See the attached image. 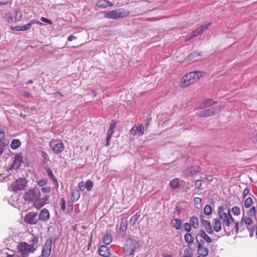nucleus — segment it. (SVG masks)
I'll return each mask as SVG.
<instances>
[{"mask_svg": "<svg viewBox=\"0 0 257 257\" xmlns=\"http://www.w3.org/2000/svg\"><path fill=\"white\" fill-rule=\"evenodd\" d=\"M135 248H132L131 250H130V252L129 253V254L130 255H134V252H135Z\"/></svg>", "mask_w": 257, "mask_h": 257, "instance_id": "nucleus-61", "label": "nucleus"}, {"mask_svg": "<svg viewBox=\"0 0 257 257\" xmlns=\"http://www.w3.org/2000/svg\"><path fill=\"white\" fill-rule=\"evenodd\" d=\"M180 180L178 178H175L170 181L169 185L173 189H175L178 187Z\"/></svg>", "mask_w": 257, "mask_h": 257, "instance_id": "nucleus-32", "label": "nucleus"}, {"mask_svg": "<svg viewBox=\"0 0 257 257\" xmlns=\"http://www.w3.org/2000/svg\"><path fill=\"white\" fill-rule=\"evenodd\" d=\"M215 104V102L213 101L212 99H208L205 101L204 104L206 107Z\"/></svg>", "mask_w": 257, "mask_h": 257, "instance_id": "nucleus-48", "label": "nucleus"}, {"mask_svg": "<svg viewBox=\"0 0 257 257\" xmlns=\"http://www.w3.org/2000/svg\"><path fill=\"white\" fill-rule=\"evenodd\" d=\"M195 202L197 203L198 202H200L201 201V199L199 198L196 197L194 199Z\"/></svg>", "mask_w": 257, "mask_h": 257, "instance_id": "nucleus-63", "label": "nucleus"}, {"mask_svg": "<svg viewBox=\"0 0 257 257\" xmlns=\"http://www.w3.org/2000/svg\"><path fill=\"white\" fill-rule=\"evenodd\" d=\"M141 216L140 212H137L135 215H133L130 219V223L132 225H134L137 221L139 219Z\"/></svg>", "mask_w": 257, "mask_h": 257, "instance_id": "nucleus-30", "label": "nucleus"}, {"mask_svg": "<svg viewBox=\"0 0 257 257\" xmlns=\"http://www.w3.org/2000/svg\"><path fill=\"white\" fill-rule=\"evenodd\" d=\"M197 251L199 255L202 256H206L208 254V248L201 242L197 243Z\"/></svg>", "mask_w": 257, "mask_h": 257, "instance_id": "nucleus-17", "label": "nucleus"}, {"mask_svg": "<svg viewBox=\"0 0 257 257\" xmlns=\"http://www.w3.org/2000/svg\"><path fill=\"white\" fill-rule=\"evenodd\" d=\"M130 11L123 8L114 9L109 12L106 13L104 17L108 19L116 20L126 18L129 16Z\"/></svg>", "mask_w": 257, "mask_h": 257, "instance_id": "nucleus-4", "label": "nucleus"}, {"mask_svg": "<svg viewBox=\"0 0 257 257\" xmlns=\"http://www.w3.org/2000/svg\"><path fill=\"white\" fill-rule=\"evenodd\" d=\"M23 198L26 201L33 202L34 206L38 209L44 206L49 199L48 195L41 197V192L39 188H30L24 194Z\"/></svg>", "mask_w": 257, "mask_h": 257, "instance_id": "nucleus-1", "label": "nucleus"}, {"mask_svg": "<svg viewBox=\"0 0 257 257\" xmlns=\"http://www.w3.org/2000/svg\"><path fill=\"white\" fill-rule=\"evenodd\" d=\"M190 224L192 227L195 229H196L199 226L198 219L196 216H192L190 218Z\"/></svg>", "mask_w": 257, "mask_h": 257, "instance_id": "nucleus-26", "label": "nucleus"}, {"mask_svg": "<svg viewBox=\"0 0 257 257\" xmlns=\"http://www.w3.org/2000/svg\"><path fill=\"white\" fill-rule=\"evenodd\" d=\"M249 192V190L248 188H246L244 189V190L243 191V194H242V197L243 198H246L247 195L248 194Z\"/></svg>", "mask_w": 257, "mask_h": 257, "instance_id": "nucleus-55", "label": "nucleus"}, {"mask_svg": "<svg viewBox=\"0 0 257 257\" xmlns=\"http://www.w3.org/2000/svg\"><path fill=\"white\" fill-rule=\"evenodd\" d=\"M239 223L238 222H236V224H235V231L236 232H238V230L239 229Z\"/></svg>", "mask_w": 257, "mask_h": 257, "instance_id": "nucleus-62", "label": "nucleus"}, {"mask_svg": "<svg viewBox=\"0 0 257 257\" xmlns=\"http://www.w3.org/2000/svg\"><path fill=\"white\" fill-rule=\"evenodd\" d=\"M31 95V93L29 92H25L24 96L26 97H29Z\"/></svg>", "mask_w": 257, "mask_h": 257, "instance_id": "nucleus-60", "label": "nucleus"}, {"mask_svg": "<svg viewBox=\"0 0 257 257\" xmlns=\"http://www.w3.org/2000/svg\"><path fill=\"white\" fill-rule=\"evenodd\" d=\"M248 214L251 216H255L256 214L255 207L254 206H252L248 211Z\"/></svg>", "mask_w": 257, "mask_h": 257, "instance_id": "nucleus-46", "label": "nucleus"}, {"mask_svg": "<svg viewBox=\"0 0 257 257\" xmlns=\"http://www.w3.org/2000/svg\"><path fill=\"white\" fill-rule=\"evenodd\" d=\"M211 224L213 232H218L221 230V224L219 219L217 218H213Z\"/></svg>", "mask_w": 257, "mask_h": 257, "instance_id": "nucleus-15", "label": "nucleus"}, {"mask_svg": "<svg viewBox=\"0 0 257 257\" xmlns=\"http://www.w3.org/2000/svg\"><path fill=\"white\" fill-rule=\"evenodd\" d=\"M219 218L221 220L223 226L228 227L230 225L231 221H234L233 218L232 217L230 210L228 209L227 213H222L221 215H218Z\"/></svg>", "mask_w": 257, "mask_h": 257, "instance_id": "nucleus-9", "label": "nucleus"}, {"mask_svg": "<svg viewBox=\"0 0 257 257\" xmlns=\"http://www.w3.org/2000/svg\"><path fill=\"white\" fill-rule=\"evenodd\" d=\"M47 179H43L37 181L38 185L41 187L45 186L47 184Z\"/></svg>", "mask_w": 257, "mask_h": 257, "instance_id": "nucleus-40", "label": "nucleus"}, {"mask_svg": "<svg viewBox=\"0 0 257 257\" xmlns=\"http://www.w3.org/2000/svg\"><path fill=\"white\" fill-rule=\"evenodd\" d=\"M201 222L205 228L206 231L209 234H212L213 233V230L211 226V222L204 219V217L201 216L200 217Z\"/></svg>", "mask_w": 257, "mask_h": 257, "instance_id": "nucleus-14", "label": "nucleus"}, {"mask_svg": "<svg viewBox=\"0 0 257 257\" xmlns=\"http://www.w3.org/2000/svg\"><path fill=\"white\" fill-rule=\"evenodd\" d=\"M183 226L185 231L188 232H190L191 230L192 226L189 223H184L183 224Z\"/></svg>", "mask_w": 257, "mask_h": 257, "instance_id": "nucleus-43", "label": "nucleus"}, {"mask_svg": "<svg viewBox=\"0 0 257 257\" xmlns=\"http://www.w3.org/2000/svg\"><path fill=\"white\" fill-rule=\"evenodd\" d=\"M21 145V142L18 139H14L11 144V147L12 149L15 150L18 149Z\"/></svg>", "mask_w": 257, "mask_h": 257, "instance_id": "nucleus-33", "label": "nucleus"}, {"mask_svg": "<svg viewBox=\"0 0 257 257\" xmlns=\"http://www.w3.org/2000/svg\"><path fill=\"white\" fill-rule=\"evenodd\" d=\"M59 204H60V206L61 209L62 211H65V200L64 198H62L61 199Z\"/></svg>", "mask_w": 257, "mask_h": 257, "instance_id": "nucleus-44", "label": "nucleus"}, {"mask_svg": "<svg viewBox=\"0 0 257 257\" xmlns=\"http://www.w3.org/2000/svg\"><path fill=\"white\" fill-rule=\"evenodd\" d=\"M222 213H226L224 212V208L223 206H220L218 208L217 214L218 215H221Z\"/></svg>", "mask_w": 257, "mask_h": 257, "instance_id": "nucleus-52", "label": "nucleus"}, {"mask_svg": "<svg viewBox=\"0 0 257 257\" xmlns=\"http://www.w3.org/2000/svg\"><path fill=\"white\" fill-rule=\"evenodd\" d=\"M204 213L205 215H210L212 213V208L209 205H206L204 208Z\"/></svg>", "mask_w": 257, "mask_h": 257, "instance_id": "nucleus-36", "label": "nucleus"}, {"mask_svg": "<svg viewBox=\"0 0 257 257\" xmlns=\"http://www.w3.org/2000/svg\"><path fill=\"white\" fill-rule=\"evenodd\" d=\"M31 24H29V23L27 25H25L24 26H21V31H25L28 30H29L31 28Z\"/></svg>", "mask_w": 257, "mask_h": 257, "instance_id": "nucleus-50", "label": "nucleus"}, {"mask_svg": "<svg viewBox=\"0 0 257 257\" xmlns=\"http://www.w3.org/2000/svg\"><path fill=\"white\" fill-rule=\"evenodd\" d=\"M52 245V239H47L44 244V246L42 249L41 256L42 257H48L51 252Z\"/></svg>", "mask_w": 257, "mask_h": 257, "instance_id": "nucleus-10", "label": "nucleus"}, {"mask_svg": "<svg viewBox=\"0 0 257 257\" xmlns=\"http://www.w3.org/2000/svg\"><path fill=\"white\" fill-rule=\"evenodd\" d=\"M170 224L172 227L175 228L177 230H179L181 228L182 221L180 219H172Z\"/></svg>", "mask_w": 257, "mask_h": 257, "instance_id": "nucleus-25", "label": "nucleus"}, {"mask_svg": "<svg viewBox=\"0 0 257 257\" xmlns=\"http://www.w3.org/2000/svg\"><path fill=\"white\" fill-rule=\"evenodd\" d=\"M49 145L55 154H61L64 149V145L60 139H52L49 142Z\"/></svg>", "mask_w": 257, "mask_h": 257, "instance_id": "nucleus-5", "label": "nucleus"}, {"mask_svg": "<svg viewBox=\"0 0 257 257\" xmlns=\"http://www.w3.org/2000/svg\"><path fill=\"white\" fill-rule=\"evenodd\" d=\"M41 21L43 22L47 23L50 25L52 24V22L50 20L48 19L45 17H41Z\"/></svg>", "mask_w": 257, "mask_h": 257, "instance_id": "nucleus-53", "label": "nucleus"}, {"mask_svg": "<svg viewBox=\"0 0 257 257\" xmlns=\"http://www.w3.org/2000/svg\"><path fill=\"white\" fill-rule=\"evenodd\" d=\"M27 181L24 178H19L13 182L11 188L13 191L16 192L24 189L27 186Z\"/></svg>", "mask_w": 257, "mask_h": 257, "instance_id": "nucleus-7", "label": "nucleus"}, {"mask_svg": "<svg viewBox=\"0 0 257 257\" xmlns=\"http://www.w3.org/2000/svg\"><path fill=\"white\" fill-rule=\"evenodd\" d=\"M5 133L4 130L0 128V143H1L5 138Z\"/></svg>", "mask_w": 257, "mask_h": 257, "instance_id": "nucleus-51", "label": "nucleus"}, {"mask_svg": "<svg viewBox=\"0 0 257 257\" xmlns=\"http://www.w3.org/2000/svg\"><path fill=\"white\" fill-rule=\"evenodd\" d=\"M23 163V157L20 154L16 155L14 157L12 168L15 169L19 168Z\"/></svg>", "mask_w": 257, "mask_h": 257, "instance_id": "nucleus-16", "label": "nucleus"}, {"mask_svg": "<svg viewBox=\"0 0 257 257\" xmlns=\"http://www.w3.org/2000/svg\"><path fill=\"white\" fill-rule=\"evenodd\" d=\"M205 179L209 182H211L213 180V176L212 175H206L205 176Z\"/></svg>", "mask_w": 257, "mask_h": 257, "instance_id": "nucleus-54", "label": "nucleus"}, {"mask_svg": "<svg viewBox=\"0 0 257 257\" xmlns=\"http://www.w3.org/2000/svg\"><path fill=\"white\" fill-rule=\"evenodd\" d=\"M253 204V199L251 197H247L244 202V205L246 208H249Z\"/></svg>", "mask_w": 257, "mask_h": 257, "instance_id": "nucleus-31", "label": "nucleus"}, {"mask_svg": "<svg viewBox=\"0 0 257 257\" xmlns=\"http://www.w3.org/2000/svg\"><path fill=\"white\" fill-rule=\"evenodd\" d=\"M202 181L201 179L197 180L195 182V188L197 189H201L202 184Z\"/></svg>", "mask_w": 257, "mask_h": 257, "instance_id": "nucleus-42", "label": "nucleus"}, {"mask_svg": "<svg viewBox=\"0 0 257 257\" xmlns=\"http://www.w3.org/2000/svg\"><path fill=\"white\" fill-rule=\"evenodd\" d=\"M45 170L48 176L52 180L53 184L55 185L56 188H58L59 186V183L56 178L54 176L52 171L48 167L45 168Z\"/></svg>", "mask_w": 257, "mask_h": 257, "instance_id": "nucleus-21", "label": "nucleus"}, {"mask_svg": "<svg viewBox=\"0 0 257 257\" xmlns=\"http://www.w3.org/2000/svg\"><path fill=\"white\" fill-rule=\"evenodd\" d=\"M216 109L214 108H211L206 110L201 111L198 114L199 117H210L213 115L216 112Z\"/></svg>", "mask_w": 257, "mask_h": 257, "instance_id": "nucleus-18", "label": "nucleus"}, {"mask_svg": "<svg viewBox=\"0 0 257 257\" xmlns=\"http://www.w3.org/2000/svg\"><path fill=\"white\" fill-rule=\"evenodd\" d=\"M38 242L39 237L32 234L29 243L24 241L18 243L17 245L18 251L22 257H28L30 253H33L37 249Z\"/></svg>", "mask_w": 257, "mask_h": 257, "instance_id": "nucleus-2", "label": "nucleus"}, {"mask_svg": "<svg viewBox=\"0 0 257 257\" xmlns=\"http://www.w3.org/2000/svg\"><path fill=\"white\" fill-rule=\"evenodd\" d=\"M232 213L234 215H239L240 213V209L237 206H234L231 209Z\"/></svg>", "mask_w": 257, "mask_h": 257, "instance_id": "nucleus-38", "label": "nucleus"}, {"mask_svg": "<svg viewBox=\"0 0 257 257\" xmlns=\"http://www.w3.org/2000/svg\"><path fill=\"white\" fill-rule=\"evenodd\" d=\"M73 211V206L72 203L70 202H69L68 203V209H67V213L69 214H71L72 213Z\"/></svg>", "mask_w": 257, "mask_h": 257, "instance_id": "nucleus-49", "label": "nucleus"}, {"mask_svg": "<svg viewBox=\"0 0 257 257\" xmlns=\"http://www.w3.org/2000/svg\"><path fill=\"white\" fill-rule=\"evenodd\" d=\"M29 24H31V26H32L34 24H39V25L42 24L40 22H39L38 21H37V20H35V19H33V20H31L30 21V22L29 23Z\"/></svg>", "mask_w": 257, "mask_h": 257, "instance_id": "nucleus-57", "label": "nucleus"}, {"mask_svg": "<svg viewBox=\"0 0 257 257\" xmlns=\"http://www.w3.org/2000/svg\"><path fill=\"white\" fill-rule=\"evenodd\" d=\"M201 168L198 166H193L188 168L184 172L186 177H192L201 171Z\"/></svg>", "mask_w": 257, "mask_h": 257, "instance_id": "nucleus-11", "label": "nucleus"}, {"mask_svg": "<svg viewBox=\"0 0 257 257\" xmlns=\"http://www.w3.org/2000/svg\"><path fill=\"white\" fill-rule=\"evenodd\" d=\"M50 218L49 211L47 209H42L39 214V219L42 221H46Z\"/></svg>", "mask_w": 257, "mask_h": 257, "instance_id": "nucleus-22", "label": "nucleus"}, {"mask_svg": "<svg viewBox=\"0 0 257 257\" xmlns=\"http://www.w3.org/2000/svg\"><path fill=\"white\" fill-rule=\"evenodd\" d=\"M242 223H244L247 228H250L253 227V221L249 217L242 216L240 224Z\"/></svg>", "mask_w": 257, "mask_h": 257, "instance_id": "nucleus-23", "label": "nucleus"}, {"mask_svg": "<svg viewBox=\"0 0 257 257\" xmlns=\"http://www.w3.org/2000/svg\"><path fill=\"white\" fill-rule=\"evenodd\" d=\"M78 187L80 189V190H81V191H83L85 189V184L84 183V182L83 181L79 183Z\"/></svg>", "mask_w": 257, "mask_h": 257, "instance_id": "nucleus-56", "label": "nucleus"}, {"mask_svg": "<svg viewBox=\"0 0 257 257\" xmlns=\"http://www.w3.org/2000/svg\"><path fill=\"white\" fill-rule=\"evenodd\" d=\"M9 19L10 21H11L12 22H16L20 20L21 17L17 18L16 17H13L12 14H8Z\"/></svg>", "mask_w": 257, "mask_h": 257, "instance_id": "nucleus-41", "label": "nucleus"}, {"mask_svg": "<svg viewBox=\"0 0 257 257\" xmlns=\"http://www.w3.org/2000/svg\"><path fill=\"white\" fill-rule=\"evenodd\" d=\"M114 131L111 130L109 129L108 130L107 132V135H106V144L105 146H109L110 140L111 138L112 135L114 134Z\"/></svg>", "mask_w": 257, "mask_h": 257, "instance_id": "nucleus-34", "label": "nucleus"}, {"mask_svg": "<svg viewBox=\"0 0 257 257\" xmlns=\"http://www.w3.org/2000/svg\"><path fill=\"white\" fill-rule=\"evenodd\" d=\"M193 253L190 248H186L184 250V257H192Z\"/></svg>", "mask_w": 257, "mask_h": 257, "instance_id": "nucleus-39", "label": "nucleus"}, {"mask_svg": "<svg viewBox=\"0 0 257 257\" xmlns=\"http://www.w3.org/2000/svg\"><path fill=\"white\" fill-rule=\"evenodd\" d=\"M248 140L252 144L257 145V133L250 137Z\"/></svg>", "mask_w": 257, "mask_h": 257, "instance_id": "nucleus-37", "label": "nucleus"}, {"mask_svg": "<svg viewBox=\"0 0 257 257\" xmlns=\"http://www.w3.org/2000/svg\"><path fill=\"white\" fill-rule=\"evenodd\" d=\"M93 186V182L90 180H87L85 183V189L88 191H90L91 190L92 187Z\"/></svg>", "mask_w": 257, "mask_h": 257, "instance_id": "nucleus-35", "label": "nucleus"}, {"mask_svg": "<svg viewBox=\"0 0 257 257\" xmlns=\"http://www.w3.org/2000/svg\"><path fill=\"white\" fill-rule=\"evenodd\" d=\"M144 133V127L142 124L134 126L130 130V134L133 136H142Z\"/></svg>", "mask_w": 257, "mask_h": 257, "instance_id": "nucleus-12", "label": "nucleus"}, {"mask_svg": "<svg viewBox=\"0 0 257 257\" xmlns=\"http://www.w3.org/2000/svg\"><path fill=\"white\" fill-rule=\"evenodd\" d=\"M211 23L204 24L199 27H198L195 30L190 33L186 37L187 40H189L193 37H197L204 33V30L208 29L211 26Z\"/></svg>", "mask_w": 257, "mask_h": 257, "instance_id": "nucleus-6", "label": "nucleus"}, {"mask_svg": "<svg viewBox=\"0 0 257 257\" xmlns=\"http://www.w3.org/2000/svg\"><path fill=\"white\" fill-rule=\"evenodd\" d=\"M103 242L106 245H109L112 241L111 235L110 233L106 234L102 237Z\"/></svg>", "mask_w": 257, "mask_h": 257, "instance_id": "nucleus-28", "label": "nucleus"}, {"mask_svg": "<svg viewBox=\"0 0 257 257\" xmlns=\"http://www.w3.org/2000/svg\"><path fill=\"white\" fill-rule=\"evenodd\" d=\"M163 257H173V256L171 254L166 253L163 255Z\"/></svg>", "mask_w": 257, "mask_h": 257, "instance_id": "nucleus-64", "label": "nucleus"}, {"mask_svg": "<svg viewBox=\"0 0 257 257\" xmlns=\"http://www.w3.org/2000/svg\"><path fill=\"white\" fill-rule=\"evenodd\" d=\"M80 196V192L79 190L75 188L71 191V200L73 202H76L78 200Z\"/></svg>", "mask_w": 257, "mask_h": 257, "instance_id": "nucleus-24", "label": "nucleus"}, {"mask_svg": "<svg viewBox=\"0 0 257 257\" xmlns=\"http://www.w3.org/2000/svg\"><path fill=\"white\" fill-rule=\"evenodd\" d=\"M197 243L204 244L205 242L207 243H210L212 242V239L203 230H200L196 236Z\"/></svg>", "mask_w": 257, "mask_h": 257, "instance_id": "nucleus-8", "label": "nucleus"}, {"mask_svg": "<svg viewBox=\"0 0 257 257\" xmlns=\"http://www.w3.org/2000/svg\"><path fill=\"white\" fill-rule=\"evenodd\" d=\"M37 213L30 212L25 217V222L30 224H35L38 221Z\"/></svg>", "mask_w": 257, "mask_h": 257, "instance_id": "nucleus-13", "label": "nucleus"}, {"mask_svg": "<svg viewBox=\"0 0 257 257\" xmlns=\"http://www.w3.org/2000/svg\"><path fill=\"white\" fill-rule=\"evenodd\" d=\"M96 6L101 9H105L107 7H112L113 4L107 0H98L96 3Z\"/></svg>", "mask_w": 257, "mask_h": 257, "instance_id": "nucleus-19", "label": "nucleus"}, {"mask_svg": "<svg viewBox=\"0 0 257 257\" xmlns=\"http://www.w3.org/2000/svg\"><path fill=\"white\" fill-rule=\"evenodd\" d=\"M77 37L73 36V35H70L68 37V41H72L73 40L76 39Z\"/></svg>", "mask_w": 257, "mask_h": 257, "instance_id": "nucleus-58", "label": "nucleus"}, {"mask_svg": "<svg viewBox=\"0 0 257 257\" xmlns=\"http://www.w3.org/2000/svg\"><path fill=\"white\" fill-rule=\"evenodd\" d=\"M98 251L99 254L104 257H108L110 255L109 248L106 245H101L99 248Z\"/></svg>", "mask_w": 257, "mask_h": 257, "instance_id": "nucleus-20", "label": "nucleus"}, {"mask_svg": "<svg viewBox=\"0 0 257 257\" xmlns=\"http://www.w3.org/2000/svg\"><path fill=\"white\" fill-rule=\"evenodd\" d=\"M51 188L50 186H44L42 187L41 191L43 193H49L51 192Z\"/></svg>", "mask_w": 257, "mask_h": 257, "instance_id": "nucleus-45", "label": "nucleus"}, {"mask_svg": "<svg viewBox=\"0 0 257 257\" xmlns=\"http://www.w3.org/2000/svg\"><path fill=\"white\" fill-rule=\"evenodd\" d=\"M127 222L126 221H121L120 224V231L122 233L123 235L125 236L126 234V231L127 229Z\"/></svg>", "mask_w": 257, "mask_h": 257, "instance_id": "nucleus-29", "label": "nucleus"}, {"mask_svg": "<svg viewBox=\"0 0 257 257\" xmlns=\"http://www.w3.org/2000/svg\"><path fill=\"white\" fill-rule=\"evenodd\" d=\"M184 239L188 243L187 246L190 247V245L193 242L194 239L190 233H187L184 235Z\"/></svg>", "mask_w": 257, "mask_h": 257, "instance_id": "nucleus-27", "label": "nucleus"}, {"mask_svg": "<svg viewBox=\"0 0 257 257\" xmlns=\"http://www.w3.org/2000/svg\"><path fill=\"white\" fill-rule=\"evenodd\" d=\"M199 71H194L188 73L184 75L179 83L181 88H185L195 83L200 79L201 75Z\"/></svg>", "mask_w": 257, "mask_h": 257, "instance_id": "nucleus-3", "label": "nucleus"}, {"mask_svg": "<svg viewBox=\"0 0 257 257\" xmlns=\"http://www.w3.org/2000/svg\"><path fill=\"white\" fill-rule=\"evenodd\" d=\"M21 26H17L13 28H11V29L14 31H21Z\"/></svg>", "mask_w": 257, "mask_h": 257, "instance_id": "nucleus-59", "label": "nucleus"}, {"mask_svg": "<svg viewBox=\"0 0 257 257\" xmlns=\"http://www.w3.org/2000/svg\"><path fill=\"white\" fill-rule=\"evenodd\" d=\"M117 124V121L115 120H112L111 123H110L109 128V130L114 131Z\"/></svg>", "mask_w": 257, "mask_h": 257, "instance_id": "nucleus-47", "label": "nucleus"}]
</instances>
